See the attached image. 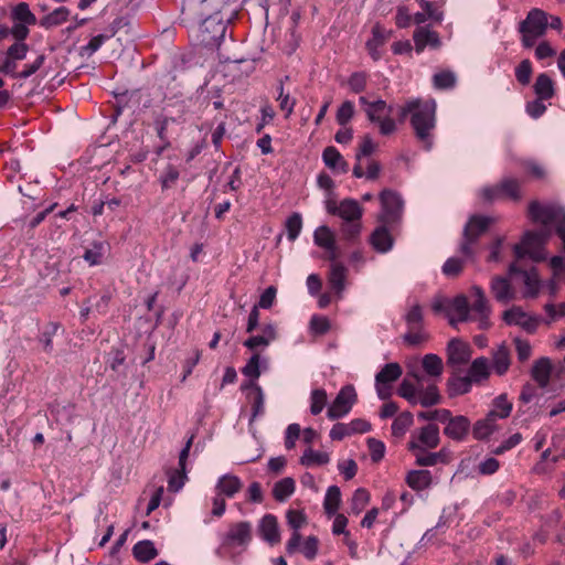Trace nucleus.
Wrapping results in <instances>:
<instances>
[{
	"label": "nucleus",
	"mask_w": 565,
	"mask_h": 565,
	"mask_svg": "<svg viewBox=\"0 0 565 565\" xmlns=\"http://www.w3.org/2000/svg\"><path fill=\"white\" fill-rule=\"evenodd\" d=\"M277 338L276 327L273 323H267L262 328V333L253 335L244 341V347L249 350H255L258 347L266 348Z\"/></svg>",
	"instance_id": "obj_22"
},
{
	"label": "nucleus",
	"mask_w": 565,
	"mask_h": 565,
	"mask_svg": "<svg viewBox=\"0 0 565 565\" xmlns=\"http://www.w3.org/2000/svg\"><path fill=\"white\" fill-rule=\"evenodd\" d=\"M510 275H521L523 278L524 289L522 291V297L525 299L536 298L540 289H541V280L539 274L535 268L530 270H522L515 263L509 266Z\"/></svg>",
	"instance_id": "obj_13"
},
{
	"label": "nucleus",
	"mask_w": 565,
	"mask_h": 565,
	"mask_svg": "<svg viewBox=\"0 0 565 565\" xmlns=\"http://www.w3.org/2000/svg\"><path fill=\"white\" fill-rule=\"evenodd\" d=\"M434 86L439 89L451 88L456 84V75L450 71L436 73L433 77Z\"/></svg>",
	"instance_id": "obj_56"
},
{
	"label": "nucleus",
	"mask_w": 565,
	"mask_h": 565,
	"mask_svg": "<svg viewBox=\"0 0 565 565\" xmlns=\"http://www.w3.org/2000/svg\"><path fill=\"white\" fill-rule=\"evenodd\" d=\"M552 372V363L548 358L536 360L532 366V379L541 386L546 387L550 383Z\"/></svg>",
	"instance_id": "obj_25"
},
{
	"label": "nucleus",
	"mask_w": 565,
	"mask_h": 565,
	"mask_svg": "<svg viewBox=\"0 0 565 565\" xmlns=\"http://www.w3.org/2000/svg\"><path fill=\"white\" fill-rule=\"evenodd\" d=\"M444 434L452 440L462 441L470 429V420L462 415L451 416L449 412V418L446 420Z\"/></svg>",
	"instance_id": "obj_15"
},
{
	"label": "nucleus",
	"mask_w": 565,
	"mask_h": 565,
	"mask_svg": "<svg viewBox=\"0 0 565 565\" xmlns=\"http://www.w3.org/2000/svg\"><path fill=\"white\" fill-rule=\"evenodd\" d=\"M472 355V348L459 338L451 339L447 345V363L459 367L467 364Z\"/></svg>",
	"instance_id": "obj_11"
},
{
	"label": "nucleus",
	"mask_w": 565,
	"mask_h": 565,
	"mask_svg": "<svg viewBox=\"0 0 565 565\" xmlns=\"http://www.w3.org/2000/svg\"><path fill=\"white\" fill-rule=\"evenodd\" d=\"M502 320L505 324L519 327L531 334L537 330L541 322L537 316L524 311L520 306H512L504 310Z\"/></svg>",
	"instance_id": "obj_5"
},
{
	"label": "nucleus",
	"mask_w": 565,
	"mask_h": 565,
	"mask_svg": "<svg viewBox=\"0 0 565 565\" xmlns=\"http://www.w3.org/2000/svg\"><path fill=\"white\" fill-rule=\"evenodd\" d=\"M322 159L324 164L338 172V173H345L348 172L349 166L348 162L344 160V158L341 156V153L334 148V147H327L323 150Z\"/></svg>",
	"instance_id": "obj_26"
},
{
	"label": "nucleus",
	"mask_w": 565,
	"mask_h": 565,
	"mask_svg": "<svg viewBox=\"0 0 565 565\" xmlns=\"http://www.w3.org/2000/svg\"><path fill=\"white\" fill-rule=\"evenodd\" d=\"M440 443L439 428L435 424H428L412 433L407 444L409 451H419L420 449H434Z\"/></svg>",
	"instance_id": "obj_6"
},
{
	"label": "nucleus",
	"mask_w": 565,
	"mask_h": 565,
	"mask_svg": "<svg viewBox=\"0 0 565 565\" xmlns=\"http://www.w3.org/2000/svg\"><path fill=\"white\" fill-rule=\"evenodd\" d=\"M447 319L452 327L459 322L471 320L470 307L465 296L460 295L450 299Z\"/></svg>",
	"instance_id": "obj_14"
},
{
	"label": "nucleus",
	"mask_w": 565,
	"mask_h": 565,
	"mask_svg": "<svg viewBox=\"0 0 565 565\" xmlns=\"http://www.w3.org/2000/svg\"><path fill=\"white\" fill-rule=\"evenodd\" d=\"M419 384L416 386L408 380H404L398 387V395L405 398L408 403L416 405Z\"/></svg>",
	"instance_id": "obj_55"
},
{
	"label": "nucleus",
	"mask_w": 565,
	"mask_h": 565,
	"mask_svg": "<svg viewBox=\"0 0 565 565\" xmlns=\"http://www.w3.org/2000/svg\"><path fill=\"white\" fill-rule=\"evenodd\" d=\"M371 243L377 252L385 253L392 248L393 239L388 231L381 226L372 234Z\"/></svg>",
	"instance_id": "obj_35"
},
{
	"label": "nucleus",
	"mask_w": 565,
	"mask_h": 565,
	"mask_svg": "<svg viewBox=\"0 0 565 565\" xmlns=\"http://www.w3.org/2000/svg\"><path fill=\"white\" fill-rule=\"evenodd\" d=\"M252 541V524L241 521L232 524L223 537V545L226 547H241L245 550Z\"/></svg>",
	"instance_id": "obj_10"
},
{
	"label": "nucleus",
	"mask_w": 565,
	"mask_h": 565,
	"mask_svg": "<svg viewBox=\"0 0 565 565\" xmlns=\"http://www.w3.org/2000/svg\"><path fill=\"white\" fill-rule=\"evenodd\" d=\"M498 188L502 194V198H508L513 201H518L521 198L519 181L512 178L503 179Z\"/></svg>",
	"instance_id": "obj_45"
},
{
	"label": "nucleus",
	"mask_w": 565,
	"mask_h": 565,
	"mask_svg": "<svg viewBox=\"0 0 565 565\" xmlns=\"http://www.w3.org/2000/svg\"><path fill=\"white\" fill-rule=\"evenodd\" d=\"M414 424L413 414L409 412L401 413L392 424V434L394 437L401 438Z\"/></svg>",
	"instance_id": "obj_40"
},
{
	"label": "nucleus",
	"mask_w": 565,
	"mask_h": 565,
	"mask_svg": "<svg viewBox=\"0 0 565 565\" xmlns=\"http://www.w3.org/2000/svg\"><path fill=\"white\" fill-rule=\"evenodd\" d=\"M493 414H487L482 419L476 422L472 428V435L477 440H482L492 435L497 429V420Z\"/></svg>",
	"instance_id": "obj_29"
},
{
	"label": "nucleus",
	"mask_w": 565,
	"mask_h": 565,
	"mask_svg": "<svg viewBox=\"0 0 565 565\" xmlns=\"http://www.w3.org/2000/svg\"><path fill=\"white\" fill-rule=\"evenodd\" d=\"M534 92L540 99H550L554 96V83L547 74L542 73L536 77Z\"/></svg>",
	"instance_id": "obj_37"
},
{
	"label": "nucleus",
	"mask_w": 565,
	"mask_h": 565,
	"mask_svg": "<svg viewBox=\"0 0 565 565\" xmlns=\"http://www.w3.org/2000/svg\"><path fill=\"white\" fill-rule=\"evenodd\" d=\"M415 380L419 384L417 404L423 407H430L437 405L440 402V394L436 384H429L425 388L423 387V377L418 374H414Z\"/></svg>",
	"instance_id": "obj_20"
},
{
	"label": "nucleus",
	"mask_w": 565,
	"mask_h": 565,
	"mask_svg": "<svg viewBox=\"0 0 565 565\" xmlns=\"http://www.w3.org/2000/svg\"><path fill=\"white\" fill-rule=\"evenodd\" d=\"M313 239L316 245L323 249H332L333 244H335L332 231L326 225L319 226L315 231Z\"/></svg>",
	"instance_id": "obj_44"
},
{
	"label": "nucleus",
	"mask_w": 565,
	"mask_h": 565,
	"mask_svg": "<svg viewBox=\"0 0 565 565\" xmlns=\"http://www.w3.org/2000/svg\"><path fill=\"white\" fill-rule=\"evenodd\" d=\"M405 320L409 329H420L423 323V310L418 303H414L407 313Z\"/></svg>",
	"instance_id": "obj_57"
},
{
	"label": "nucleus",
	"mask_w": 565,
	"mask_h": 565,
	"mask_svg": "<svg viewBox=\"0 0 565 565\" xmlns=\"http://www.w3.org/2000/svg\"><path fill=\"white\" fill-rule=\"evenodd\" d=\"M532 75V64L529 60H523L515 68V77L522 85L530 83Z\"/></svg>",
	"instance_id": "obj_64"
},
{
	"label": "nucleus",
	"mask_w": 565,
	"mask_h": 565,
	"mask_svg": "<svg viewBox=\"0 0 565 565\" xmlns=\"http://www.w3.org/2000/svg\"><path fill=\"white\" fill-rule=\"evenodd\" d=\"M370 493L363 488H359L354 491L351 500V511L354 514L361 513L364 508L369 504Z\"/></svg>",
	"instance_id": "obj_50"
},
{
	"label": "nucleus",
	"mask_w": 565,
	"mask_h": 565,
	"mask_svg": "<svg viewBox=\"0 0 565 565\" xmlns=\"http://www.w3.org/2000/svg\"><path fill=\"white\" fill-rule=\"evenodd\" d=\"M529 213L532 220L543 224L544 228L539 232L525 233L521 243L514 246L516 258L530 257L535 262L544 259L543 245L551 235L550 226H555L565 249V210L556 204L532 202Z\"/></svg>",
	"instance_id": "obj_1"
},
{
	"label": "nucleus",
	"mask_w": 565,
	"mask_h": 565,
	"mask_svg": "<svg viewBox=\"0 0 565 565\" xmlns=\"http://www.w3.org/2000/svg\"><path fill=\"white\" fill-rule=\"evenodd\" d=\"M328 396L323 388H316L310 394V413L312 415L320 414L327 405Z\"/></svg>",
	"instance_id": "obj_46"
},
{
	"label": "nucleus",
	"mask_w": 565,
	"mask_h": 565,
	"mask_svg": "<svg viewBox=\"0 0 565 565\" xmlns=\"http://www.w3.org/2000/svg\"><path fill=\"white\" fill-rule=\"evenodd\" d=\"M471 383L473 382L468 374L462 377L451 379L448 382L449 394L451 396L466 394L471 390Z\"/></svg>",
	"instance_id": "obj_47"
},
{
	"label": "nucleus",
	"mask_w": 565,
	"mask_h": 565,
	"mask_svg": "<svg viewBox=\"0 0 565 565\" xmlns=\"http://www.w3.org/2000/svg\"><path fill=\"white\" fill-rule=\"evenodd\" d=\"M287 522L294 531H299L307 523L305 513L300 510H288L286 513Z\"/></svg>",
	"instance_id": "obj_63"
},
{
	"label": "nucleus",
	"mask_w": 565,
	"mask_h": 565,
	"mask_svg": "<svg viewBox=\"0 0 565 565\" xmlns=\"http://www.w3.org/2000/svg\"><path fill=\"white\" fill-rule=\"evenodd\" d=\"M341 503V491L340 488L337 486H331L328 488L324 501H323V508L326 513L329 516L335 515L337 511L340 508Z\"/></svg>",
	"instance_id": "obj_38"
},
{
	"label": "nucleus",
	"mask_w": 565,
	"mask_h": 565,
	"mask_svg": "<svg viewBox=\"0 0 565 565\" xmlns=\"http://www.w3.org/2000/svg\"><path fill=\"white\" fill-rule=\"evenodd\" d=\"M547 29L548 14L542 9H531L518 26L523 47L530 49L534 46L536 41L545 35Z\"/></svg>",
	"instance_id": "obj_3"
},
{
	"label": "nucleus",
	"mask_w": 565,
	"mask_h": 565,
	"mask_svg": "<svg viewBox=\"0 0 565 565\" xmlns=\"http://www.w3.org/2000/svg\"><path fill=\"white\" fill-rule=\"evenodd\" d=\"M402 373L398 363H388L376 374L375 387L381 399L385 401L392 395V383L398 380Z\"/></svg>",
	"instance_id": "obj_9"
},
{
	"label": "nucleus",
	"mask_w": 565,
	"mask_h": 565,
	"mask_svg": "<svg viewBox=\"0 0 565 565\" xmlns=\"http://www.w3.org/2000/svg\"><path fill=\"white\" fill-rule=\"evenodd\" d=\"M174 119L164 115H158L154 119L153 126L158 138L163 142V147L169 146V138L167 134L168 126L173 122Z\"/></svg>",
	"instance_id": "obj_49"
},
{
	"label": "nucleus",
	"mask_w": 565,
	"mask_h": 565,
	"mask_svg": "<svg viewBox=\"0 0 565 565\" xmlns=\"http://www.w3.org/2000/svg\"><path fill=\"white\" fill-rule=\"evenodd\" d=\"M513 343L515 347L518 360L522 363L529 361V359L532 356V345L530 341L521 338H514Z\"/></svg>",
	"instance_id": "obj_60"
},
{
	"label": "nucleus",
	"mask_w": 565,
	"mask_h": 565,
	"mask_svg": "<svg viewBox=\"0 0 565 565\" xmlns=\"http://www.w3.org/2000/svg\"><path fill=\"white\" fill-rule=\"evenodd\" d=\"M369 120L377 127L379 134L384 137L394 135L398 129V124L392 117V113L382 115L381 117L376 116L375 118Z\"/></svg>",
	"instance_id": "obj_33"
},
{
	"label": "nucleus",
	"mask_w": 565,
	"mask_h": 565,
	"mask_svg": "<svg viewBox=\"0 0 565 565\" xmlns=\"http://www.w3.org/2000/svg\"><path fill=\"white\" fill-rule=\"evenodd\" d=\"M436 102L434 99H411L399 110V120L411 115V126L415 137L425 150L434 145V130L436 127Z\"/></svg>",
	"instance_id": "obj_2"
},
{
	"label": "nucleus",
	"mask_w": 565,
	"mask_h": 565,
	"mask_svg": "<svg viewBox=\"0 0 565 565\" xmlns=\"http://www.w3.org/2000/svg\"><path fill=\"white\" fill-rule=\"evenodd\" d=\"M377 150V143L372 136L366 134L361 138L358 151L355 153L356 161H362L363 157H369Z\"/></svg>",
	"instance_id": "obj_51"
},
{
	"label": "nucleus",
	"mask_w": 565,
	"mask_h": 565,
	"mask_svg": "<svg viewBox=\"0 0 565 565\" xmlns=\"http://www.w3.org/2000/svg\"><path fill=\"white\" fill-rule=\"evenodd\" d=\"M355 114L354 104L351 100L343 102L337 110L335 119L337 122L344 127L353 118Z\"/></svg>",
	"instance_id": "obj_52"
},
{
	"label": "nucleus",
	"mask_w": 565,
	"mask_h": 565,
	"mask_svg": "<svg viewBox=\"0 0 565 565\" xmlns=\"http://www.w3.org/2000/svg\"><path fill=\"white\" fill-rule=\"evenodd\" d=\"M338 216L344 222L360 221L362 216V207L358 201L353 199H345L339 203Z\"/></svg>",
	"instance_id": "obj_28"
},
{
	"label": "nucleus",
	"mask_w": 565,
	"mask_h": 565,
	"mask_svg": "<svg viewBox=\"0 0 565 565\" xmlns=\"http://www.w3.org/2000/svg\"><path fill=\"white\" fill-rule=\"evenodd\" d=\"M382 212L380 221L384 224H391L397 221L403 212V200L401 196L391 190H383L380 194Z\"/></svg>",
	"instance_id": "obj_8"
},
{
	"label": "nucleus",
	"mask_w": 565,
	"mask_h": 565,
	"mask_svg": "<svg viewBox=\"0 0 565 565\" xmlns=\"http://www.w3.org/2000/svg\"><path fill=\"white\" fill-rule=\"evenodd\" d=\"M359 103L363 107V110L367 119L375 118L376 116L381 117L382 115L393 113L392 105H388L383 99H376L371 102L365 96H361L359 98Z\"/></svg>",
	"instance_id": "obj_24"
},
{
	"label": "nucleus",
	"mask_w": 565,
	"mask_h": 565,
	"mask_svg": "<svg viewBox=\"0 0 565 565\" xmlns=\"http://www.w3.org/2000/svg\"><path fill=\"white\" fill-rule=\"evenodd\" d=\"M405 481L415 491H422L430 487L433 477L428 470H412L406 475Z\"/></svg>",
	"instance_id": "obj_27"
},
{
	"label": "nucleus",
	"mask_w": 565,
	"mask_h": 565,
	"mask_svg": "<svg viewBox=\"0 0 565 565\" xmlns=\"http://www.w3.org/2000/svg\"><path fill=\"white\" fill-rule=\"evenodd\" d=\"M108 36L104 34L93 36L86 45L81 47V55L87 57L92 56L95 52L99 50V47L104 44Z\"/></svg>",
	"instance_id": "obj_62"
},
{
	"label": "nucleus",
	"mask_w": 565,
	"mask_h": 565,
	"mask_svg": "<svg viewBox=\"0 0 565 565\" xmlns=\"http://www.w3.org/2000/svg\"><path fill=\"white\" fill-rule=\"evenodd\" d=\"M295 492V481L292 478H284L275 483L273 495L277 501L287 500Z\"/></svg>",
	"instance_id": "obj_41"
},
{
	"label": "nucleus",
	"mask_w": 565,
	"mask_h": 565,
	"mask_svg": "<svg viewBox=\"0 0 565 565\" xmlns=\"http://www.w3.org/2000/svg\"><path fill=\"white\" fill-rule=\"evenodd\" d=\"M243 488L241 479L231 473L223 475L218 478L215 490L218 494L227 498H233Z\"/></svg>",
	"instance_id": "obj_23"
},
{
	"label": "nucleus",
	"mask_w": 565,
	"mask_h": 565,
	"mask_svg": "<svg viewBox=\"0 0 565 565\" xmlns=\"http://www.w3.org/2000/svg\"><path fill=\"white\" fill-rule=\"evenodd\" d=\"M12 18L24 24H33L35 22V17L25 2H21L13 8Z\"/></svg>",
	"instance_id": "obj_53"
},
{
	"label": "nucleus",
	"mask_w": 565,
	"mask_h": 565,
	"mask_svg": "<svg viewBox=\"0 0 565 565\" xmlns=\"http://www.w3.org/2000/svg\"><path fill=\"white\" fill-rule=\"evenodd\" d=\"M490 363L487 358L480 356L475 359L468 370V376L472 382L479 383L481 381H484L490 375Z\"/></svg>",
	"instance_id": "obj_30"
},
{
	"label": "nucleus",
	"mask_w": 565,
	"mask_h": 565,
	"mask_svg": "<svg viewBox=\"0 0 565 565\" xmlns=\"http://www.w3.org/2000/svg\"><path fill=\"white\" fill-rule=\"evenodd\" d=\"M132 552H134V556L139 562H142V563H147V562L153 559L158 555V551L154 547V544L149 540H145V541H140V542L136 543L132 548Z\"/></svg>",
	"instance_id": "obj_36"
},
{
	"label": "nucleus",
	"mask_w": 565,
	"mask_h": 565,
	"mask_svg": "<svg viewBox=\"0 0 565 565\" xmlns=\"http://www.w3.org/2000/svg\"><path fill=\"white\" fill-rule=\"evenodd\" d=\"M356 399L355 388L352 385L343 386L327 411L328 418L334 420L344 417L350 413Z\"/></svg>",
	"instance_id": "obj_7"
},
{
	"label": "nucleus",
	"mask_w": 565,
	"mask_h": 565,
	"mask_svg": "<svg viewBox=\"0 0 565 565\" xmlns=\"http://www.w3.org/2000/svg\"><path fill=\"white\" fill-rule=\"evenodd\" d=\"M490 218L487 216L475 215L471 216L463 230V239L460 244V253L470 258L473 256L472 245L477 242L480 234H482L489 226Z\"/></svg>",
	"instance_id": "obj_4"
},
{
	"label": "nucleus",
	"mask_w": 565,
	"mask_h": 565,
	"mask_svg": "<svg viewBox=\"0 0 565 565\" xmlns=\"http://www.w3.org/2000/svg\"><path fill=\"white\" fill-rule=\"evenodd\" d=\"M427 449L412 451L416 458V465L422 467H431L439 462H446V451L441 449L438 452H426Z\"/></svg>",
	"instance_id": "obj_34"
},
{
	"label": "nucleus",
	"mask_w": 565,
	"mask_h": 565,
	"mask_svg": "<svg viewBox=\"0 0 565 565\" xmlns=\"http://www.w3.org/2000/svg\"><path fill=\"white\" fill-rule=\"evenodd\" d=\"M302 228V218L299 213L291 214L286 221V231L288 239L294 242Z\"/></svg>",
	"instance_id": "obj_54"
},
{
	"label": "nucleus",
	"mask_w": 565,
	"mask_h": 565,
	"mask_svg": "<svg viewBox=\"0 0 565 565\" xmlns=\"http://www.w3.org/2000/svg\"><path fill=\"white\" fill-rule=\"evenodd\" d=\"M391 32H387L381 25L376 24L372 29V39L367 41L366 46L374 60L380 57L379 47L387 40Z\"/></svg>",
	"instance_id": "obj_32"
},
{
	"label": "nucleus",
	"mask_w": 565,
	"mask_h": 565,
	"mask_svg": "<svg viewBox=\"0 0 565 565\" xmlns=\"http://www.w3.org/2000/svg\"><path fill=\"white\" fill-rule=\"evenodd\" d=\"M511 365V351L505 342L498 344L491 353V370L499 376L504 375Z\"/></svg>",
	"instance_id": "obj_17"
},
{
	"label": "nucleus",
	"mask_w": 565,
	"mask_h": 565,
	"mask_svg": "<svg viewBox=\"0 0 565 565\" xmlns=\"http://www.w3.org/2000/svg\"><path fill=\"white\" fill-rule=\"evenodd\" d=\"M258 532L262 539L270 545L277 544L280 541L278 521L273 514H266L262 518L258 524Z\"/></svg>",
	"instance_id": "obj_19"
},
{
	"label": "nucleus",
	"mask_w": 565,
	"mask_h": 565,
	"mask_svg": "<svg viewBox=\"0 0 565 565\" xmlns=\"http://www.w3.org/2000/svg\"><path fill=\"white\" fill-rule=\"evenodd\" d=\"M180 178V172L173 164H168L159 177L162 190L172 188Z\"/></svg>",
	"instance_id": "obj_48"
},
{
	"label": "nucleus",
	"mask_w": 565,
	"mask_h": 565,
	"mask_svg": "<svg viewBox=\"0 0 565 565\" xmlns=\"http://www.w3.org/2000/svg\"><path fill=\"white\" fill-rule=\"evenodd\" d=\"M260 363L259 354H254L243 367L242 373L254 381L257 380L260 375Z\"/></svg>",
	"instance_id": "obj_61"
},
{
	"label": "nucleus",
	"mask_w": 565,
	"mask_h": 565,
	"mask_svg": "<svg viewBox=\"0 0 565 565\" xmlns=\"http://www.w3.org/2000/svg\"><path fill=\"white\" fill-rule=\"evenodd\" d=\"M70 15V10L65 7H60L47 14L43 23L47 26H55L64 23Z\"/></svg>",
	"instance_id": "obj_58"
},
{
	"label": "nucleus",
	"mask_w": 565,
	"mask_h": 565,
	"mask_svg": "<svg viewBox=\"0 0 565 565\" xmlns=\"http://www.w3.org/2000/svg\"><path fill=\"white\" fill-rule=\"evenodd\" d=\"M277 92H278V96H277L276 100L279 104V108L281 111L285 113V117L289 118L290 115L294 113L297 100L288 92H285L282 81L279 82Z\"/></svg>",
	"instance_id": "obj_39"
},
{
	"label": "nucleus",
	"mask_w": 565,
	"mask_h": 565,
	"mask_svg": "<svg viewBox=\"0 0 565 565\" xmlns=\"http://www.w3.org/2000/svg\"><path fill=\"white\" fill-rule=\"evenodd\" d=\"M470 311L473 312V315H471V320L478 323L479 329L486 330L490 328L491 307L488 299H475Z\"/></svg>",
	"instance_id": "obj_21"
},
{
	"label": "nucleus",
	"mask_w": 565,
	"mask_h": 565,
	"mask_svg": "<svg viewBox=\"0 0 565 565\" xmlns=\"http://www.w3.org/2000/svg\"><path fill=\"white\" fill-rule=\"evenodd\" d=\"M348 268L341 263H331L328 282L338 298H342L345 290Z\"/></svg>",
	"instance_id": "obj_18"
},
{
	"label": "nucleus",
	"mask_w": 565,
	"mask_h": 565,
	"mask_svg": "<svg viewBox=\"0 0 565 565\" xmlns=\"http://www.w3.org/2000/svg\"><path fill=\"white\" fill-rule=\"evenodd\" d=\"M103 255L104 244L102 242H97L93 244L92 248L85 250L83 257L90 266H95L102 263Z\"/></svg>",
	"instance_id": "obj_59"
},
{
	"label": "nucleus",
	"mask_w": 565,
	"mask_h": 565,
	"mask_svg": "<svg viewBox=\"0 0 565 565\" xmlns=\"http://www.w3.org/2000/svg\"><path fill=\"white\" fill-rule=\"evenodd\" d=\"M489 287L493 298L499 303L508 305L518 298V291L508 277L493 276Z\"/></svg>",
	"instance_id": "obj_12"
},
{
	"label": "nucleus",
	"mask_w": 565,
	"mask_h": 565,
	"mask_svg": "<svg viewBox=\"0 0 565 565\" xmlns=\"http://www.w3.org/2000/svg\"><path fill=\"white\" fill-rule=\"evenodd\" d=\"M424 372L434 381L440 379L444 371L441 358L437 354L428 353L422 360Z\"/></svg>",
	"instance_id": "obj_31"
},
{
	"label": "nucleus",
	"mask_w": 565,
	"mask_h": 565,
	"mask_svg": "<svg viewBox=\"0 0 565 565\" xmlns=\"http://www.w3.org/2000/svg\"><path fill=\"white\" fill-rule=\"evenodd\" d=\"M330 461V457L327 452L317 451L308 448L300 458V463L307 467L310 466H322Z\"/></svg>",
	"instance_id": "obj_43"
},
{
	"label": "nucleus",
	"mask_w": 565,
	"mask_h": 565,
	"mask_svg": "<svg viewBox=\"0 0 565 565\" xmlns=\"http://www.w3.org/2000/svg\"><path fill=\"white\" fill-rule=\"evenodd\" d=\"M416 53L420 54L427 46L430 49H439L441 40L437 32L428 26H418L413 34Z\"/></svg>",
	"instance_id": "obj_16"
},
{
	"label": "nucleus",
	"mask_w": 565,
	"mask_h": 565,
	"mask_svg": "<svg viewBox=\"0 0 565 565\" xmlns=\"http://www.w3.org/2000/svg\"><path fill=\"white\" fill-rule=\"evenodd\" d=\"M512 411V403L508 399L505 394H501L493 401L492 409L489 414H493L495 419H503L510 416Z\"/></svg>",
	"instance_id": "obj_42"
}]
</instances>
